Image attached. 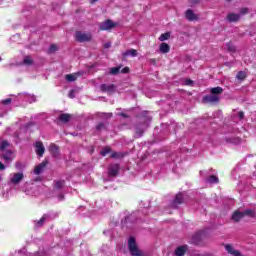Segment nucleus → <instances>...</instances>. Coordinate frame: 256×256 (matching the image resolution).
<instances>
[{"mask_svg": "<svg viewBox=\"0 0 256 256\" xmlns=\"http://www.w3.org/2000/svg\"><path fill=\"white\" fill-rule=\"evenodd\" d=\"M220 97L215 94H208L202 98V103H219Z\"/></svg>", "mask_w": 256, "mask_h": 256, "instance_id": "6", "label": "nucleus"}, {"mask_svg": "<svg viewBox=\"0 0 256 256\" xmlns=\"http://www.w3.org/2000/svg\"><path fill=\"white\" fill-rule=\"evenodd\" d=\"M58 197H59V201H63V199H65V195L63 194H60Z\"/></svg>", "mask_w": 256, "mask_h": 256, "instance_id": "47", "label": "nucleus"}, {"mask_svg": "<svg viewBox=\"0 0 256 256\" xmlns=\"http://www.w3.org/2000/svg\"><path fill=\"white\" fill-rule=\"evenodd\" d=\"M96 129H97V131H101V129H105V124L99 123V124L96 126Z\"/></svg>", "mask_w": 256, "mask_h": 256, "instance_id": "39", "label": "nucleus"}, {"mask_svg": "<svg viewBox=\"0 0 256 256\" xmlns=\"http://www.w3.org/2000/svg\"><path fill=\"white\" fill-rule=\"evenodd\" d=\"M7 147H9V142H7V140L2 141L0 144V151H5Z\"/></svg>", "mask_w": 256, "mask_h": 256, "instance_id": "36", "label": "nucleus"}, {"mask_svg": "<svg viewBox=\"0 0 256 256\" xmlns=\"http://www.w3.org/2000/svg\"><path fill=\"white\" fill-rule=\"evenodd\" d=\"M24 177L25 176L23 175V172L14 173L13 177L10 179V182L13 185H19V183H21V181H23Z\"/></svg>", "mask_w": 256, "mask_h": 256, "instance_id": "9", "label": "nucleus"}, {"mask_svg": "<svg viewBox=\"0 0 256 256\" xmlns=\"http://www.w3.org/2000/svg\"><path fill=\"white\" fill-rule=\"evenodd\" d=\"M186 85H193V80L187 79L186 80Z\"/></svg>", "mask_w": 256, "mask_h": 256, "instance_id": "45", "label": "nucleus"}, {"mask_svg": "<svg viewBox=\"0 0 256 256\" xmlns=\"http://www.w3.org/2000/svg\"><path fill=\"white\" fill-rule=\"evenodd\" d=\"M23 64L27 65L28 67L33 64V59H31V56H26L23 60Z\"/></svg>", "mask_w": 256, "mask_h": 256, "instance_id": "33", "label": "nucleus"}, {"mask_svg": "<svg viewBox=\"0 0 256 256\" xmlns=\"http://www.w3.org/2000/svg\"><path fill=\"white\" fill-rule=\"evenodd\" d=\"M117 27V23H114L113 20L107 19L99 25L100 31H110V29H114Z\"/></svg>", "mask_w": 256, "mask_h": 256, "instance_id": "3", "label": "nucleus"}, {"mask_svg": "<svg viewBox=\"0 0 256 256\" xmlns=\"http://www.w3.org/2000/svg\"><path fill=\"white\" fill-rule=\"evenodd\" d=\"M57 51V45L52 44L49 48V53H55Z\"/></svg>", "mask_w": 256, "mask_h": 256, "instance_id": "37", "label": "nucleus"}, {"mask_svg": "<svg viewBox=\"0 0 256 256\" xmlns=\"http://www.w3.org/2000/svg\"><path fill=\"white\" fill-rule=\"evenodd\" d=\"M171 51V47L167 43L160 44V53H169Z\"/></svg>", "mask_w": 256, "mask_h": 256, "instance_id": "26", "label": "nucleus"}, {"mask_svg": "<svg viewBox=\"0 0 256 256\" xmlns=\"http://www.w3.org/2000/svg\"><path fill=\"white\" fill-rule=\"evenodd\" d=\"M97 1H99V0H91L90 3H92V4L97 3Z\"/></svg>", "mask_w": 256, "mask_h": 256, "instance_id": "49", "label": "nucleus"}, {"mask_svg": "<svg viewBox=\"0 0 256 256\" xmlns=\"http://www.w3.org/2000/svg\"><path fill=\"white\" fill-rule=\"evenodd\" d=\"M169 37H171V33L166 32L160 35L159 37V41H167V39H169Z\"/></svg>", "mask_w": 256, "mask_h": 256, "instance_id": "35", "label": "nucleus"}, {"mask_svg": "<svg viewBox=\"0 0 256 256\" xmlns=\"http://www.w3.org/2000/svg\"><path fill=\"white\" fill-rule=\"evenodd\" d=\"M108 153H111V147H109V146L104 147L100 151V155H102V157H106L108 155Z\"/></svg>", "mask_w": 256, "mask_h": 256, "instance_id": "31", "label": "nucleus"}, {"mask_svg": "<svg viewBox=\"0 0 256 256\" xmlns=\"http://www.w3.org/2000/svg\"><path fill=\"white\" fill-rule=\"evenodd\" d=\"M93 39V35L91 33H85L81 31H76L75 33V40L78 43H89Z\"/></svg>", "mask_w": 256, "mask_h": 256, "instance_id": "1", "label": "nucleus"}, {"mask_svg": "<svg viewBox=\"0 0 256 256\" xmlns=\"http://www.w3.org/2000/svg\"><path fill=\"white\" fill-rule=\"evenodd\" d=\"M121 166L119 164H111L108 167V177H117L119 175V171Z\"/></svg>", "mask_w": 256, "mask_h": 256, "instance_id": "5", "label": "nucleus"}, {"mask_svg": "<svg viewBox=\"0 0 256 256\" xmlns=\"http://www.w3.org/2000/svg\"><path fill=\"white\" fill-rule=\"evenodd\" d=\"M120 71H121V66L113 67L110 69V75H119Z\"/></svg>", "mask_w": 256, "mask_h": 256, "instance_id": "34", "label": "nucleus"}, {"mask_svg": "<svg viewBox=\"0 0 256 256\" xmlns=\"http://www.w3.org/2000/svg\"><path fill=\"white\" fill-rule=\"evenodd\" d=\"M225 1H227V3H231V1H233V0H225Z\"/></svg>", "mask_w": 256, "mask_h": 256, "instance_id": "50", "label": "nucleus"}, {"mask_svg": "<svg viewBox=\"0 0 256 256\" xmlns=\"http://www.w3.org/2000/svg\"><path fill=\"white\" fill-rule=\"evenodd\" d=\"M100 91H102V93H115V84H102Z\"/></svg>", "mask_w": 256, "mask_h": 256, "instance_id": "12", "label": "nucleus"}, {"mask_svg": "<svg viewBox=\"0 0 256 256\" xmlns=\"http://www.w3.org/2000/svg\"><path fill=\"white\" fill-rule=\"evenodd\" d=\"M156 61L157 60L155 58L150 59V63H153L154 65H155Z\"/></svg>", "mask_w": 256, "mask_h": 256, "instance_id": "48", "label": "nucleus"}, {"mask_svg": "<svg viewBox=\"0 0 256 256\" xmlns=\"http://www.w3.org/2000/svg\"><path fill=\"white\" fill-rule=\"evenodd\" d=\"M226 47H227V50L230 52V53H235L237 51V48L235 47V45H233V43L231 42H228L226 44Z\"/></svg>", "mask_w": 256, "mask_h": 256, "instance_id": "30", "label": "nucleus"}, {"mask_svg": "<svg viewBox=\"0 0 256 256\" xmlns=\"http://www.w3.org/2000/svg\"><path fill=\"white\" fill-rule=\"evenodd\" d=\"M236 78L239 81H245V79H247V73L245 71H239L236 75Z\"/></svg>", "mask_w": 256, "mask_h": 256, "instance_id": "28", "label": "nucleus"}, {"mask_svg": "<svg viewBox=\"0 0 256 256\" xmlns=\"http://www.w3.org/2000/svg\"><path fill=\"white\" fill-rule=\"evenodd\" d=\"M243 217H244L243 212L236 210L232 214V221H235V223H239V221H241Z\"/></svg>", "mask_w": 256, "mask_h": 256, "instance_id": "17", "label": "nucleus"}, {"mask_svg": "<svg viewBox=\"0 0 256 256\" xmlns=\"http://www.w3.org/2000/svg\"><path fill=\"white\" fill-rule=\"evenodd\" d=\"M36 147V155H38V157H43V155L45 154V146H43V142L38 141L35 144Z\"/></svg>", "mask_w": 256, "mask_h": 256, "instance_id": "14", "label": "nucleus"}, {"mask_svg": "<svg viewBox=\"0 0 256 256\" xmlns=\"http://www.w3.org/2000/svg\"><path fill=\"white\" fill-rule=\"evenodd\" d=\"M118 115H119L120 117H123L124 119H129V115H127V114H125V113H123V112L119 113Z\"/></svg>", "mask_w": 256, "mask_h": 256, "instance_id": "42", "label": "nucleus"}, {"mask_svg": "<svg viewBox=\"0 0 256 256\" xmlns=\"http://www.w3.org/2000/svg\"><path fill=\"white\" fill-rule=\"evenodd\" d=\"M65 187V180H55L54 181V189L56 191H61Z\"/></svg>", "mask_w": 256, "mask_h": 256, "instance_id": "22", "label": "nucleus"}, {"mask_svg": "<svg viewBox=\"0 0 256 256\" xmlns=\"http://www.w3.org/2000/svg\"><path fill=\"white\" fill-rule=\"evenodd\" d=\"M5 169V164L3 162H0V171H4Z\"/></svg>", "mask_w": 256, "mask_h": 256, "instance_id": "46", "label": "nucleus"}, {"mask_svg": "<svg viewBox=\"0 0 256 256\" xmlns=\"http://www.w3.org/2000/svg\"><path fill=\"white\" fill-rule=\"evenodd\" d=\"M227 19L230 23H237V21L241 19V14L230 13L227 16Z\"/></svg>", "mask_w": 256, "mask_h": 256, "instance_id": "19", "label": "nucleus"}, {"mask_svg": "<svg viewBox=\"0 0 256 256\" xmlns=\"http://www.w3.org/2000/svg\"><path fill=\"white\" fill-rule=\"evenodd\" d=\"M192 244L193 245H201L202 241H203V231H199L196 232L193 236H192Z\"/></svg>", "mask_w": 256, "mask_h": 256, "instance_id": "8", "label": "nucleus"}, {"mask_svg": "<svg viewBox=\"0 0 256 256\" xmlns=\"http://www.w3.org/2000/svg\"><path fill=\"white\" fill-rule=\"evenodd\" d=\"M58 121L61 123H69L71 121V114L68 113H62L58 116Z\"/></svg>", "mask_w": 256, "mask_h": 256, "instance_id": "18", "label": "nucleus"}, {"mask_svg": "<svg viewBox=\"0 0 256 256\" xmlns=\"http://www.w3.org/2000/svg\"><path fill=\"white\" fill-rule=\"evenodd\" d=\"M1 158L4 159L6 163H11V161H13V152L11 150H7L2 154Z\"/></svg>", "mask_w": 256, "mask_h": 256, "instance_id": "16", "label": "nucleus"}, {"mask_svg": "<svg viewBox=\"0 0 256 256\" xmlns=\"http://www.w3.org/2000/svg\"><path fill=\"white\" fill-rule=\"evenodd\" d=\"M247 8H242L241 10H240V13L242 14V15H245V14H247Z\"/></svg>", "mask_w": 256, "mask_h": 256, "instance_id": "43", "label": "nucleus"}, {"mask_svg": "<svg viewBox=\"0 0 256 256\" xmlns=\"http://www.w3.org/2000/svg\"><path fill=\"white\" fill-rule=\"evenodd\" d=\"M221 93H223V88L220 86L214 87L210 89V94L211 95H217L219 97V95H221Z\"/></svg>", "mask_w": 256, "mask_h": 256, "instance_id": "24", "label": "nucleus"}, {"mask_svg": "<svg viewBox=\"0 0 256 256\" xmlns=\"http://www.w3.org/2000/svg\"><path fill=\"white\" fill-rule=\"evenodd\" d=\"M194 3H199V0H194Z\"/></svg>", "mask_w": 256, "mask_h": 256, "instance_id": "51", "label": "nucleus"}, {"mask_svg": "<svg viewBox=\"0 0 256 256\" xmlns=\"http://www.w3.org/2000/svg\"><path fill=\"white\" fill-rule=\"evenodd\" d=\"M207 181L208 183H211V184L219 183V177L215 175H211L208 177Z\"/></svg>", "mask_w": 256, "mask_h": 256, "instance_id": "32", "label": "nucleus"}, {"mask_svg": "<svg viewBox=\"0 0 256 256\" xmlns=\"http://www.w3.org/2000/svg\"><path fill=\"white\" fill-rule=\"evenodd\" d=\"M83 76V72H76V73H72V74H67L65 76L66 81H68V83H73V81H77V79H79V77Z\"/></svg>", "mask_w": 256, "mask_h": 256, "instance_id": "10", "label": "nucleus"}, {"mask_svg": "<svg viewBox=\"0 0 256 256\" xmlns=\"http://www.w3.org/2000/svg\"><path fill=\"white\" fill-rule=\"evenodd\" d=\"M128 248L131 253V255L137 253L139 250V247H137V241L135 240L134 237H130L128 240Z\"/></svg>", "mask_w": 256, "mask_h": 256, "instance_id": "7", "label": "nucleus"}, {"mask_svg": "<svg viewBox=\"0 0 256 256\" xmlns=\"http://www.w3.org/2000/svg\"><path fill=\"white\" fill-rule=\"evenodd\" d=\"M111 159H123L125 154L123 152H112L110 155Z\"/></svg>", "mask_w": 256, "mask_h": 256, "instance_id": "27", "label": "nucleus"}, {"mask_svg": "<svg viewBox=\"0 0 256 256\" xmlns=\"http://www.w3.org/2000/svg\"><path fill=\"white\" fill-rule=\"evenodd\" d=\"M45 221H47V215H46V214H44V215L40 218V220H38V221L36 222V227H43V225L45 224Z\"/></svg>", "mask_w": 256, "mask_h": 256, "instance_id": "29", "label": "nucleus"}, {"mask_svg": "<svg viewBox=\"0 0 256 256\" xmlns=\"http://www.w3.org/2000/svg\"><path fill=\"white\" fill-rule=\"evenodd\" d=\"M11 101H12L11 98L4 99V100H2V105H9V104H11Z\"/></svg>", "mask_w": 256, "mask_h": 256, "instance_id": "38", "label": "nucleus"}, {"mask_svg": "<svg viewBox=\"0 0 256 256\" xmlns=\"http://www.w3.org/2000/svg\"><path fill=\"white\" fill-rule=\"evenodd\" d=\"M187 253V246H180L175 250V255L176 256H185Z\"/></svg>", "mask_w": 256, "mask_h": 256, "instance_id": "23", "label": "nucleus"}, {"mask_svg": "<svg viewBox=\"0 0 256 256\" xmlns=\"http://www.w3.org/2000/svg\"><path fill=\"white\" fill-rule=\"evenodd\" d=\"M129 71H130L129 67H124V68L121 70V73L127 74V73H129Z\"/></svg>", "mask_w": 256, "mask_h": 256, "instance_id": "40", "label": "nucleus"}, {"mask_svg": "<svg viewBox=\"0 0 256 256\" xmlns=\"http://www.w3.org/2000/svg\"><path fill=\"white\" fill-rule=\"evenodd\" d=\"M238 117H239V119H244L245 113L243 111L238 112Z\"/></svg>", "mask_w": 256, "mask_h": 256, "instance_id": "41", "label": "nucleus"}, {"mask_svg": "<svg viewBox=\"0 0 256 256\" xmlns=\"http://www.w3.org/2000/svg\"><path fill=\"white\" fill-rule=\"evenodd\" d=\"M185 203V197L183 196V193L176 194L174 200L171 203L172 209H177L179 205H183Z\"/></svg>", "mask_w": 256, "mask_h": 256, "instance_id": "4", "label": "nucleus"}, {"mask_svg": "<svg viewBox=\"0 0 256 256\" xmlns=\"http://www.w3.org/2000/svg\"><path fill=\"white\" fill-rule=\"evenodd\" d=\"M49 151H50L52 157H57L59 155V146L52 143L49 146Z\"/></svg>", "mask_w": 256, "mask_h": 256, "instance_id": "20", "label": "nucleus"}, {"mask_svg": "<svg viewBox=\"0 0 256 256\" xmlns=\"http://www.w3.org/2000/svg\"><path fill=\"white\" fill-rule=\"evenodd\" d=\"M70 97H71V99H73V96H71V94H70Z\"/></svg>", "mask_w": 256, "mask_h": 256, "instance_id": "52", "label": "nucleus"}, {"mask_svg": "<svg viewBox=\"0 0 256 256\" xmlns=\"http://www.w3.org/2000/svg\"><path fill=\"white\" fill-rule=\"evenodd\" d=\"M138 53L135 49L127 50L126 52L122 53L123 59H127V57H137Z\"/></svg>", "mask_w": 256, "mask_h": 256, "instance_id": "21", "label": "nucleus"}, {"mask_svg": "<svg viewBox=\"0 0 256 256\" xmlns=\"http://www.w3.org/2000/svg\"><path fill=\"white\" fill-rule=\"evenodd\" d=\"M185 18L188 21H199V16L197 14L193 13V10H191V9L186 10Z\"/></svg>", "mask_w": 256, "mask_h": 256, "instance_id": "13", "label": "nucleus"}, {"mask_svg": "<svg viewBox=\"0 0 256 256\" xmlns=\"http://www.w3.org/2000/svg\"><path fill=\"white\" fill-rule=\"evenodd\" d=\"M244 217H252L253 219H255L256 217V212L255 210H251V209H246L244 211H242Z\"/></svg>", "mask_w": 256, "mask_h": 256, "instance_id": "25", "label": "nucleus"}, {"mask_svg": "<svg viewBox=\"0 0 256 256\" xmlns=\"http://www.w3.org/2000/svg\"><path fill=\"white\" fill-rule=\"evenodd\" d=\"M225 250L227 251V253H229L230 255L233 256H242L241 252L239 250H235V248H233V246L231 244H226L225 245Z\"/></svg>", "mask_w": 256, "mask_h": 256, "instance_id": "15", "label": "nucleus"}, {"mask_svg": "<svg viewBox=\"0 0 256 256\" xmlns=\"http://www.w3.org/2000/svg\"><path fill=\"white\" fill-rule=\"evenodd\" d=\"M111 47V42L104 44V49H109Z\"/></svg>", "mask_w": 256, "mask_h": 256, "instance_id": "44", "label": "nucleus"}, {"mask_svg": "<svg viewBox=\"0 0 256 256\" xmlns=\"http://www.w3.org/2000/svg\"><path fill=\"white\" fill-rule=\"evenodd\" d=\"M134 129H135L134 139H140V137H143V135H145L147 125L145 123H138L134 126Z\"/></svg>", "mask_w": 256, "mask_h": 256, "instance_id": "2", "label": "nucleus"}, {"mask_svg": "<svg viewBox=\"0 0 256 256\" xmlns=\"http://www.w3.org/2000/svg\"><path fill=\"white\" fill-rule=\"evenodd\" d=\"M47 160L42 161L40 164H38L35 168H34V175H41V173H43V171H45V167H47Z\"/></svg>", "mask_w": 256, "mask_h": 256, "instance_id": "11", "label": "nucleus"}]
</instances>
